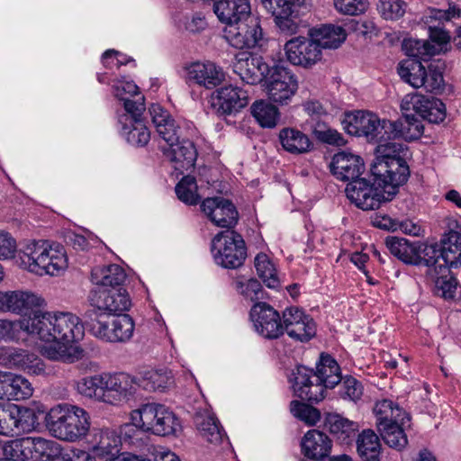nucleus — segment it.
I'll return each mask as SVG.
<instances>
[{
	"label": "nucleus",
	"instance_id": "f257e3e1",
	"mask_svg": "<svg viewBox=\"0 0 461 461\" xmlns=\"http://www.w3.org/2000/svg\"><path fill=\"white\" fill-rule=\"evenodd\" d=\"M18 325L27 334L49 343L43 347L42 355L57 361L69 360V348L82 339L85 334V326L80 318L68 312L35 311L28 318L20 320Z\"/></svg>",
	"mask_w": 461,
	"mask_h": 461
},
{
	"label": "nucleus",
	"instance_id": "f03ea898",
	"mask_svg": "<svg viewBox=\"0 0 461 461\" xmlns=\"http://www.w3.org/2000/svg\"><path fill=\"white\" fill-rule=\"evenodd\" d=\"M402 48L410 58L399 63L400 77L414 88L424 87L431 93L440 91L444 86L442 68L435 64L426 68L421 63L435 54V47L428 41L408 39L403 41Z\"/></svg>",
	"mask_w": 461,
	"mask_h": 461
},
{
	"label": "nucleus",
	"instance_id": "7ed1b4c3",
	"mask_svg": "<svg viewBox=\"0 0 461 461\" xmlns=\"http://www.w3.org/2000/svg\"><path fill=\"white\" fill-rule=\"evenodd\" d=\"M132 424L125 425L124 437L131 444H136L141 431L151 432L158 436L176 435L181 429V424L175 413L166 405L157 402L142 404L131 412Z\"/></svg>",
	"mask_w": 461,
	"mask_h": 461
},
{
	"label": "nucleus",
	"instance_id": "20e7f679",
	"mask_svg": "<svg viewBox=\"0 0 461 461\" xmlns=\"http://www.w3.org/2000/svg\"><path fill=\"white\" fill-rule=\"evenodd\" d=\"M15 262L22 268L40 276H59L68 267L64 247L46 240L25 244L18 250Z\"/></svg>",
	"mask_w": 461,
	"mask_h": 461
},
{
	"label": "nucleus",
	"instance_id": "39448f33",
	"mask_svg": "<svg viewBox=\"0 0 461 461\" xmlns=\"http://www.w3.org/2000/svg\"><path fill=\"white\" fill-rule=\"evenodd\" d=\"M45 425L54 438L77 442L90 432L91 418L85 409L77 405L60 403L47 412Z\"/></svg>",
	"mask_w": 461,
	"mask_h": 461
},
{
	"label": "nucleus",
	"instance_id": "423d86ee",
	"mask_svg": "<svg viewBox=\"0 0 461 461\" xmlns=\"http://www.w3.org/2000/svg\"><path fill=\"white\" fill-rule=\"evenodd\" d=\"M374 412L376 416V426L384 442L398 450L405 447L408 439L404 427L410 422L409 414L388 399L376 402Z\"/></svg>",
	"mask_w": 461,
	"mask_h": 461
},
{
	"label": "nucleus",
	"instance_id": "0eeeda50",
	"mask_svg": "<svg viewBox=\"0 0 461 461\" xmlns=\"http://www.w3.org/2000/svg\"><path fill=\"white\" fill-rule=\"evenodd\" d=\"M421 252L427 257L426 267L429 274H447L450 268L461 266V233L449 230L440 244L425 245Z\"/></svg>",
	"mask_w": 461,
	"mask_h": 461
},
{
	"label": "nucleus",
	"instance_id": "6e6552de",
	"mask_svg": "<svg viewBox=\"0 0 461 461\" xmlns=\"http://www.w3.org/2000/svg\"><path fill=\"white\" fill-rule=\"evenodd\" d=\"M211 249L216 264L224 268L241 267L247 257L242 236L230 230L218 233L212 240Z\"/></svg>",
	"mask_w": 461,
	"mask_h": 461
},
{
	"label": "nucleus",
	"instance_id": "1a4fd4ad",
	"mask_svg": "<svg viewBox=\"0 0 461 461\" xmlns=\"http://www.w3.org/2000/svg\"><path fill=\"white\" fill-rule=\"evenodd\" d=\"M342 123L348 134L365 137L370 142L388 139V130L392 129L391 121L364 111L347 113Z\"/></svg>",
	"mask_w": 461,
	"mask_h": 461
},
{
	"label": "nucleus",
	"instance_id": "9d476101",
	"mask_svg": "<svg viewBox=\"0 0 461 461\" xmlns=\"http://www.w3.org/2000/svg\"><path fill=\"white\" fill-rule=\"evenodd\" d=\"M370 170L377 185L386 194V200H393L398 193L399 186L406 183L410 176L405 158L387 162H373Z\"/></svg>",
	"mask_w": 461,
	"mask_h": 461
},
{
	"label": "nucleus",
	"instance_id": "9b49d317",
	"mask_svg": "<svg viewBox=\"0 0 461 461\" xmlns=\"http://www.w3.org/2000/svg\"><path fill=\"white\" fill-rule=\"evenodd\" d=\"M223 37L231 47L238 50L261 47L265 40L260 18L256 15L226 26Z\"/></svg>",
	"mask_w": 461,
	"mask_h": 461
},
{
	"label": "nucleus",
	"instance_id": "f8f14e48",
	"mask_svg": "<svg viewBox=\"0 0 461 461\" xmlns=\"http://www.w3.org/2000/svg\"><path fill=\"white\" fill-rule=\"evenodd\" d=\"M264 83L269 100L281 105L288 104L298 89L296 76L282 65H274Z\"/></svg>",
	"mask_w": 461,
	"mask_h": 461
},
{
	"label": "nucleus",
	"instance_id": "ddd939ff",
	"mask_svg": "<svg viewBox=\"0 0 461 461\" xmlns=\"http://www.w3.org/2000/svg\"><path fill=\"white\" fill-rule=\"evenodd\" d=\"M345 192L350 202L364 211L378 209L382 203L390 201L385 199L386 194L377 185L375 176L372 182L365 177L349 182Z\"/></svg>",
	"mask_w": 461,
	"mask_h": 461
},
{
	"label": "nucleus",
	"instance_id": "4468645a",
	"mask_svg": "<svg viewBox=\"0 0 461 461\" xmlns=\"http://www.w3.org/2000/svg\"><path fill=\"white\" fill-rule=\"evenodd\" d=\"M90 436L87 443L95 458L105 461H140L136 456L120 454L121 438L114 431L94 429Z\"/></svg>",
	"mask_w": 461,
	"mask_h": 461
},
{
	"label": "nucleus",
	"instance_id": "2eb2a0df",
	"mask_svg": "<svg viewBox=\"0 0 461 461\" xmlns=\"http://www.w3.org/2000/svg\"><path fill=\"white\" fill-rule=\"evenodd\" d=\"M285 51L287 60L304 68H311L321 60L322 52L320 46L308 34L307 37L297 36L287 41L285 44Z\"/></svg>",
	"mask_w": 461,
	"mask_h": 461
},
{
	"label": "nucleus",
	"instance_id": "dca6fc26",
	"mask_svg": "<svg viewBox=\"0 0 461 461\" xmlns=\"http://www.w3.org/2000/svg\"><path fill=\"white\" fill-rule=\"evenodd\" d=\"M312 369L297 366L289 378L295 396L312 404L318 403L325 398V389L320 381H316Z\"/></svg>",
	"mask_w": 461,
	"mask_h": 461
},
{
	"label": "nucleus",
	"instance_id": "f3484780",
	"mask_svg": "<svg viewBox=\"0 0 461 461\" xmlns=\"http://www.w3.org/2000/svg\"><path fill=\"white\" fill-rule=\"evenodd\" d=\"M283 334L285 332L292 339L308 342L316 335L314 320L298 307L286 308L282 312Z\"/></svg>",
	"mask_w": 461,
	"mask_h": 461
},
{
	"label": "nucleus",
	"instance_id": "a211bd4d",
	"mask_svg": "<svg viewBox=\"0 0 461 461\" xmlns=\"http://www.w3.org/2000/svg\"><path fill=\"white\" fill-rule=\"evenodd\" d=\"M255 330L263 338L276 339L283 335V319L279 312L267 303H256L250 310Z\"/></svg>",
	"mask_w": 461,
	"mask_h": 461
},
{
	"label": "nucleus",
	"instance_id": "6ab92c4d",
	"mask_svg": "<svg viewBox=\"0 0 461 461\" xmlns=\"http://www.w3.org/2000/svg\"><path fill=\"white\" fill-rule=\"evenodd\" d=\"M271 68L263 57L250 52L237 54L233 62V72L240 77L242 82L249 85L265 82Z\"/></svg>",
	"mask_w": 461,
	"mask_h": 461
},
{
	"label": "nucleus",
	"instance_id": "aec40b11",
	"mask_svg": "<svg viewBox=\"0 0 461 461\" xmlns=\"http://www.w3.org/2000/svg\"><path fill=\"white\" fill-rule=\"evenodd\" d=\"M137 377L124 372L104 373L105 403L117 405L136 393Z\"/></svg>",
	"mask_w": 461,
	"mask_h": 461
},
{
	"label": "nucleus",
	"instance_id": "412c9836",
	"mask_svg": "<svg viewBox=\"0 0 461 461\" xmlns=\"http://www.w3.org/2000/svg\"><path fill=\"white\" fill-rule=\"evenodd\" d=\"M89 301L94 307L110 314H120L131 306L129 294L123 287H95L90 292Z\"/></svg>",
	"mask_w": 461,
	"mask_h": 461
},
{
	"label": "nucleus",
	"instance_id": "4be33fe9",
	"mask_svg": "<svg viewBox=\"0 0 461 461\" xmlns=\"http://www.w3.org/2000/svg\"><path fill=\"white\" fill-rule=\"evenodd\" d=\"M209 103L218 115H229L240 112L248 104L247 93L232 85L218 88L212 93Z\"/></svg>",
	"mask_w": 461,
	"mask_h": 461
},
{
	"label": "nucleus",
	"instance_id": "5701e85b",
	"mask_svg": "<svg viewBox=\"0 0 461 461\" xmlns=\"http://www.w3.org/2000/svg\"><path fill=\"white\" fill-rule=\"evenodd\" d=\"M0 365L8 368L21 369L34 375L45 373L42 360L34 353L22 348L1 347Z\"/></svg>",
	"mask_w": 461,
	"mask_h": 461
},
{
	"label": "nucleus",
	"instance_id": "b1692460",
	"mask_svg": "<svg viewBox=\"0 0 461 461\" xmlns=\"http://www.w3.org/2000/svg\"><path fill=\"white\" fill-rule=\"evenodd\" d=\"M201 210L217 227L230 230L238 222L239 213L236 207L222 197L206 198L201 203Z\"/></svg>",
	"mask_w": 461,
	"mask_h": 461
},
{
	"label": "nucleus",
	"instance_id": "393cba45",
	"mask_svg": "<svg viewBox=\"0 0 461 461\" xmlns=\"http://www.w3.org/2000/svg\"><path fill=\"white\" fill-rule=\"evenodd\" d=\"M43 300L27 291H0V312H11L17 315L26 314L34 307L41 306Z\"/></svg>",
	"mask_w": 461,
	"mask_h": 461
},
{
	"label": "nucleus",
	"instance_id": "a878e982",
	"mask_svg": "<svg viewBox=\"0 0 461 461\" xmlns=\"http://www.w3.org/2000/svg\"><path fill=\"white\" fill-rule=\"evenodd\" d=\"M186 81L212 89L225 79L222 68L213 62H194L185 68Z\"/></svg>",
	"mask_w": 461,
	"mask_h": 461
},
{
	"label": "nucleus",
	"instance_id": "bb28decb",
	"mask_svg": "<svg viewBox=\"0 0 461 461\" xmlns=\"http://www.w3.org/2000/svg\"><path fill=\"white\" fill-rule=\"evenodd\" d=\"M330 168L338 180L349 183L360 177L365 171V164L361 157L342 151L333 156Z\"/></svg>",
	"mask_w": 461,
	"mask_h": 461
},
{
	"label": "nucleus",
	"instance_id": "cd10ccee",
	"mask_svg": "<svg viewBox=\"0 0 461 461\" xmlns=\"http://www.w3.org/2000/svg\"><path fill=\"white\" fill-rule=\"evenodd\" d=\"M149 111L156 131L167 147L176 144L180 140L181 129L171 114L158 104H151Z\"/></svg>",
	"mask_w": 461,
	"mask_h": 461
},
{
	"label": "nucleus",
	"instance_id": "c85d7f7f",
	"mask_svg": "<svg viewBox=\"0 0 461 461\" xmlns=\"http://www.w3.org/2000/svg\"><path fill=\"white\" fill-rule=\"evenodd\" d=\"M142 114L128 113L119 115L122 135L133 147H144L150 140V131L141 119Z\"/></svg>",
	"mask_w": 461,
	"mask_h": 461
},
{
	"label": "nucleus",
	"instance_id": "c756f323",
	"mask_svg": "<svg viewBox=\"0 0 461 461\" xmlns=\"http://www.w3.org/2000/svg\"><path fill=\"white\" fill-rule=\"evenodd\" d=\"M213 11L219 21L225 23L226 26L233 25L252 15L249 0L215 1Z\"/></svg>",
	"mask_w": 461,
	"mask_h": 461
},
{
	"label": "nucleus",
	"instance_id": "7c9ffc66",
	"mask_svg": "<svg viewBox=\"0 0 461 461\" xmlns=\"http://www.w3.org/2000/svg\"><path fill=\"white\" fill-rule=\"evenodd\" d=\"M301 446L303 453L310 459L318 461L330 459L332 442L328 435L318 429L309 430L303 436Z\"/></svg>",
	"mask_w": 461,
	"mask_h": 461
},
{
	"label": "nucleus",
	"instance_id": "2f4dec72",
	"mask_svg": "<svg viewBox=\"0 0 461 461\" xmlns=\"http://www.w3.org/2000/svg\"><path fill=\"white\" fill-rule=\"evenodd\" d=\"M161 149L170 161L174 162L177 170H189L194 167L197 150L193 141L189 140H177L172 146H162Z\"/></svg>",
	"mask_w": 461,
	"mask_h": 461
},
{
	"label": "nucleus",
	"instance_id": "473e14b6",
	"mask_svg": "<svg viewBox=\"0 0 461 461\" xmlns=\"http://www.w3.org/2000/svg\"><path fill=\"white\" fill-rule=\"evenodd\" d=\"M113 94L123 103L125 113L142 114L145 111L144 96L133 81L118 80L113 85Z\"/></svg>",
	"mask_w": 461,
	"mask_h": 461
},
{
	"label": "nucleus",
	"instance_id": "72a5a7b5",
	"mask_svg": "<svg viewBox=\"0 0 461 461\" xmlns=\"http://www.w3.org/2000/svg\"><path fill=\"white\" fill-rule=\"evenodd\" d=\"M386 247L392 255L402 262L414 266H426V256H420V247L404 238L392 237L386 240Z\"/></svg>",
	"mask_w": 461,
	"mask_h": 461
},
{
	"label": "nucleus",
	"instance_id": "f704fd0d",
	"mask_svg": "<svg viewBox=\"0 0 461 461\" xmlns=\"http://www.w3.org/2000/svg\"><path fill=\"white\" fill-rule=\"evenodd\" d=\"M406 112L401 120L392 122V129L388 130V139L402 138L405 140L419 139L423 134L424 126L413 113Z\"/></svg>",
	"mask_w": 461,
	"mask_h": 461
},
{
	"label": "nucleus",
	"instance_id": "c9c22d12",
	"mask_svg": "<svg viewBox=\"0 0 461 461\" xmlns=\"http://www.w3.org/2000/svg\"><path fill=\"white\" fill-rule=\"evenodd\" d=\"M325 426L341 444L348 445L359 430L357 422L338 413H329L325 418Z\"/></svg>",
	"mask_w": 461,
	"mask_h": 461
},
{
	"label": "nucleus",
	"instance_id": "e433bc0d",
	"mask_svg": "<svg viewBox=\"0 0 461 461\" xmlns=\"http://www.w3.org/2000/svg\"><path fill=\"white\" fill-rule=\"evenodd\" d=\"M126 279L125 271L116 264L95 267L91 272V280L96 287L118 288L122 287Z\"/></svg>",
	"mask_w": 461,
	"mask_h": 461
},
{
	"label": "nucleus",
	"instance_id": "4c0bfd02",
	"mask_svg": "<svg viewBox=\"0 0 461 461\" xmlns=\"http://www.w3.org/2000/svg\"><path fill=\"white\" fill-rule=\"evenodd\" d=\"M278 137L284 149L291 154L307 153L313 147L309 137L297 129L284 128Z\"/></svg>",
	"mask_w": 461,
	"mask_h": 461
},
{
	"label": "nucleus",
	"instance_id": "58836bf2",
	"mask_svg": "<svg viewBox=\"0 0 461 461\" xmlns=\"http://www.w3.org/2000/svg\"><path fill=\"white\" fill-rule=\"evenodd\" d=\"M357 452L362 461H381L382 445L372 429L362 430L356 440Z\"/></svg>",
	"mask_w": 461,
	"mask_h": 461
},
{
	"label": "nucleus",
	"instance_id": "ea45409f",
	"mask_svg": "<svg viewBox=\"0 0 461 461\" xmlns=\"http://www.w3.org/2000/svg\"><path fill=\"white\" fill-rule=\"evenodd\" d=\"M309 35L313 36V39L322 49H337L346 40L345 30L340 26L335 25H323L320 28H311Z\"/></svg>",
	"mask_w": 461,
	"mask_h": 461
},
{
	"label": "nucleus",
	"instance_id": "a19ab883",
	"mask_svg": "<svg viewBox=\"0 0 461 461\" xmlns=\"http://www.w3.org/2000/svg\"><path fill=\"white\" fill-rule=\"evenodd\" d=\"M315 375L316 381H320L325 390L327 388H334L342 379L339 366L329 355L321 356Z\"/></svg>",
	"mask_w": 461,
	"mask_h": 461
},
{
	"label": "nucleus",
	"instance_id": "79ce46f5",
	"mask_svg": "<svg viewBox=\"0 0 461 461\" xmlns=\"http://www.w3.org/2000/svg\"><path fill=\"white\" fill-rule=\"evenodd\" d=\"M28 440L30 456L32 461L46 458L52 460L60 455V446L50 439L41 437H25Z\"/></svg>",
	"mask_w": 461,
	"mask_h": 461
},
{
	"label": "nucleus",
	"instance_id": "37998d69",
	"mask_svg": "<svg viewBox=\"0 0 461 461\" xmlns=\"http://www.w3.org/2000/svg\"><path fill=\"white\" fill-rule=\"evenodd\" d=\"M26 438L0 441V461H32Z\"/></svg>",
	"mask_w": 461,
	"mask_h": 461
},
{
	"label": "nucleus",
	"instance_id": "c03bdc74",
	"mask_svg": "<svg viewBox=\"0 0 461 461\" xmlns=\"http://www.w3.org/2000/svg\"><path fill=\"white\" fill-rule=\"evenodd\" d=\"M295 9L293 12L286 13L274 19L276 26L280 33L291 36L298 32L301 26V17L304 16L309 11L311 5L303 6L299 3L294 5Z\"/></svg>",
	"mask_w": 461,
	"mask_h": 461
},
{
	"label": "nucleus",
	"instance_id": "a18cd8bd",
	"mask_svg": "<svg viewBox=\"0 0 461 461\" xmlns=\"http://www.w3.org/2000/svg\"><path fill=\"white\" fill-rule=\"evenodd\" d=\"M81 395L105 403L104 373L85 376L77 383Z\"/></svg>",
	"mask_w": 461,
	"mask_h": 461
},
{
	"label": "nucleus",
	"instance_id": "49530a36",
	"mask_svg": "<svg viewBox=\"0 0 461 461\" xmlns=\"http://www.w3.org/2000/svg\"><path fill=\"white\" fill-rule=\"evenodd\" d=\"M194 423L201 436L212 444H219L222 441L224 431L218 420L210 414H198L194 418Z\"/></svg>",
	"mask_w": 461,
	"mask_h": 461
},
{
	"label": "nucleus",
	"instance_id": "de8ad7c7",
	"mask_svg": "<svg viewBox=\"0 0 461 461\" xmlns=\"http://www.w3.org/2000/svg\"><path fill=\"white\" fill-rule=\"evenodd\" d=\"M138 387L146 391H164L173 384L170 373L162 370H149L137 378Z\"/></svg>",
	"mask_w": 461,
	"mask_h": 461
},
{
	"label": "nucleus",
	"instance_id": "09e8293b",
	"mask_svg": "<svg viewBox=\"0 0 461 461\" xmlns=\"http://www.w3.org/2000/svg\"><path fill=\"white\" fill-rule=\"evenodd\" d=\"M394 140L395 139H384L375 141L378 145L375 148L374 162H387L389 160L405 158L408 151L406 146Z\"/></svg>",
	"mask_w": 461,
	"mask_h": 461
},
{
	"label": "nucleus",
	"instance_id": "8fccbe9b",
	"mask_svg": "<svg viewBox=\"0 0 461 461\" xmlns=\"http://www.w3.org/2000/svg\"><path fill=\"white\" fill-rule=\"evenodd\" d=\"M251 114L263 128H274L279 120L278 109L272 104L259 100L256 101L251 108Z\"/></svg>",
	"mask_w": 461,
	"mask_h": 461
},
{
	"label": "nucleus",
	"instance_id": "3c124183",
	"mask_svg": "<svg viewBox=\"0 0 461 461\" xmlns=\"http://www.w3.org/2000/svg\"><path fill=\"white\" fill-rule=\"evenodd\" d=\"M5 396L7 400L21 401L30 398L33 393L32 384L23 376L9 373Z\"/></svg>",
	"mask_w": 461,
	"mask_h": 461
},
{
	"label": "nucleus",
	"instance_id": "603ef678",
	"mask_svg": "<svg viewBox=\"0 0 461 461\" xmlns=\"http://www.w3.org/2000/svg\"><path fill=\"white\" fill-rule=\"evenodd\" d=\"M255 267L258 276L268 288L277 289L280 286L275 265L267 254L259 253L256 256Z\"/></svg>",
	"mask_w": 461,
	"mask_h": 461
},
{
	"label": "nucleus",
	"instance_id": "864d4df0",
	"mask_svg": "<svg viewBox=\"0 0 461 461\" xmlns=\"http://www.w3.org/2000/svg\"><path fill=\"white\" fill-rule=\"evenodd\" d=\"M113 332L107 336L113 342H126L131 339L134 331V321L129 314H117L111 319Z\"/></svg>",
	"mask_w": 461,
	"mask_h": 461
},
{
	"label": "nucleus",
	"instance_id": "5fc2aeb1",
	"mask_svg": "<svg viewBox=\"0 0 461 461\" xmlns=\"http://www.w3.org/2000/svg\"><path fill=\"white\" fill-rule=\"evenodd\" d=\"M12 411L14 421V429L29 432L35 429L37 424V416L35 411L27 407H21L12 403Z\"/></svg>",
	"mask_w": 461,
	"mask_h": 461
},
{
	"label": "nucleus",
	"instance_id": "6e6d98bb",
	"mask_svg": "<svg viewBox=\"0 0 461 461\" xmlns=\"http://www.w3.org/2000/svg\"><path fill=\"white\" fill-rule=\"evenodd\" d=\"M435 99L434 97L419 94L408 95L402 101L401 108L405 112H413V114L423 119L429 106L432 105V101Z\"/></svg>",
	"mask_w": 461,
	"mask_h": 461
},
{
	"label": "nucleus",
	"instance_id": "4d7b16f0",
	"mask_svg": "<svg viewBox=\"0 0 461 461\" xmlns=\"http://www.w3.org/2000/svg\"><path fill=\"white\" fill-rule=\"evenodd\" d=\"M176 193L178 199L185 203L194 205L199 202L197 184L194 176H184L176 185Z\"/></svg>",
	"mask_w": 461,
	"mask_h": 461
},
{
	"label": "nucleus",
	"instance_id": "13d9d810",
	"mask_svg": "<svg viewBox=\"0 0 461 461\" xmlns=\"http://www.w3.org/2000/svg\"><path fill=\"white\" fill-rule=\"evenodd\" d=\"M233 285L237 292L246 299L253 302L262 298V285L255 278L246 279L243 276L238 277L233 282Z\"/></svg>",
	"mask_w": 461,
	"mask_h": 461
},
{
	"label": "nucleus",
	"instance_id": "bf43d9fd",
	"mask_svg": "<svg viewBox=\"0 0 461 461\" xmlns=\"http://www.w3.org/2000/svg\"><path fill=\"white\" fill-rule=\"evenodd\" d=\"M299 3L303 6L311 5L308 0H261V5L275 18L286 13L293 12L294 5Z\"/></svg>",
	"mask_w": 461,
	"mask_h": 461
},
{
	"label": "nucleus",
	"instance_id": "052dcab7",
	"mask_svg": "<svg viewBox=\"0 0 461 461\" xmlns=\"http://www.w3.org/2000/svg\"><path fill=\"white\" fill-rule=\"evenodd\" d=\"M290 411L294 417L308 425H315L321 420L319 410L296 400L290 402Z\"/></svg>",
	"mask_w": 461,
	"mask_h": 461
},
{
	"label": "nucleus",
	"instance_id": "680f3d73",
	"mask_svg": "<svg viewBox=\"0 0 461 461\" xmlns=\"http://www.w3.org/2000/svg\"><path fill=\"white\" fill-rule=\"evenodd\" d=\"M407 8L403 0H379L377 10L385 20L395 21L402 18Z\"/></svg>",
	"mask_w": 461,
	"mask_h": 461
},
{
	"label": "nucleus",
	"instance_id": "e2e57ef3",
	"mask_svg": "<svg viewBox=\"0 0 461 461\" xmlns=\"http://www.w3.org/2000/svg\"><path fill=\"white\" fill-rule=\"evenodd\" d=\"M86 327L95 337L107 342H113V340L107 337L109 333L113 332V327L109 317L104 319L103 316H99L92 319L86 322Z\"/></svg>",
	"mask_w": 461,
	"mask_h": 461
},
{
	"label": "nucleus",
	"instance_id": "0e129e2a",
	"mask_svg": "<svg viewBox=\"0 0 461 461\" xmlns=\"http://www.w3.org/2000/svg\"><path fill=\"white\" fill-rule=\"evenodd\" d=\"M436 277L435 293L438 296L445 299H453L456 295V290L457 287V281L456 278L450 276L447 277V274L436 275L434 272L429 274Z\"/></svg>",
	"mask_w": 461,
	"mask_h": 461
},
{
	"label": "nucleus",
	"instance_id": "69168bd1",
	"mask_svg": "<svg viewBox=\"0 0 461 461\" xmlns=\"http://www.w3.org/2000/svg\"><path fill=\"white\" fill-rule=\"evenodd\" d=\"M367 0H334L336 10L346 15H358L368 8Z\"/></svg>",
	"mask_w": 461,
	"mask_h": 461
},
{
	"label": "nucleus",
	"instance_id": "338daca9",
	"mask_svg": "<svg viewBox=\"0 0 461 461\" xmlns=\"http://www.w3.org/2000/svg\"><path fill=\"white\" fill-rule=\"evenodd\" d=\"M339 394L343 399L357 402L363 395L362 384L352 376L346 377L340 385Z\"/></svg>",
	"mask_w": 461,
	"mask_h": 461
},
{
	"label": "nucleus",
	"instance_id": "774afa93",
	"mask_svg": "<svg viewBox=\"0 0 461 461\" xmlns=\"http://www.w3.org/2000/svg\"><path fill=\"white\" fill-rule=\"evenodd\" d=\"M303 108L312 122L319 119H327L330 114L327 103L323 104L314 99L306 101L303 104Z\"/></svg>",
	"mask_w": 461,
	"mask_h": 461
}]
</instances>
